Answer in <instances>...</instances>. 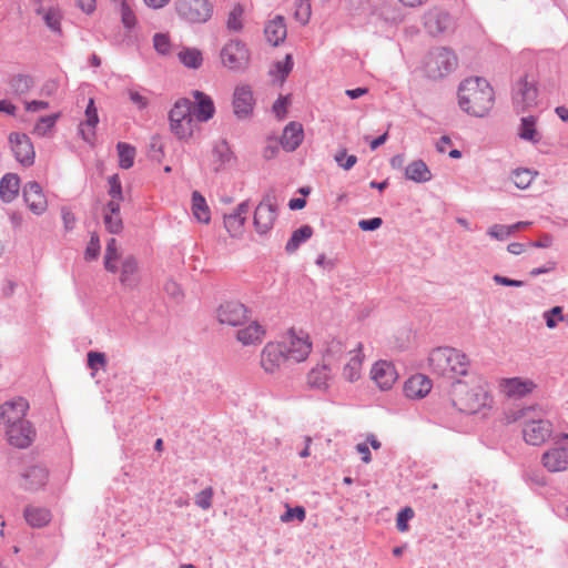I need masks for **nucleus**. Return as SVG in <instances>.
<instances>
[{
	"mask_svg": "<svg viewBox=\"0 0 568 568\" xmlns=\"http://www.w3.org/2000/svg\"><path fill=\"white\" fill-rule=\"evenodd\" d=\"M542 317L546 322V326L550 329L556 328L558 322L565 321L561 306H554L550 310L544 312Z\"/></svg>",
	"mask_w": 568,
	"mask_h": 568,
	"instance_id": "8fccbe9b",
	"label": "nucleus"
},
{
	"mask_svg": "<svg viewBox=\"0 0 568 568\" xmlns=\"http://www.w3.org/2000/svg\"><path fill=\"white\" fill-rule=\"evenodd\" d=\"M372 379L381 389H389L397 379L394 365L387 361H379L374 364L371 371Z\"/></svg>",
	"mask_w": 568,
	"mask_h": 568,
	"instance_id": "aec40b11",
	"label": "nucleus"
},
{
	"mask_svg": "<svg viewBox=\"0 0 568 568\" xmlns=\"http://www.w3.org/2000/svg\"><path fill=\"white\" fill-rule=\"evenodd\" d=\"M6 434L10 445L18 448H26L32 443L36 430L28 420H23L18 424L8 425L6 427Z\"/></svg>",
	"mask_w": 568,
	"mask_h": 568,
	"instance_id": "a211bd4d",
	"label": "nucleus"
},
{
	"mask_svg": "<svg viewBox=\"0 0 568 568\" xmlns=\"http://www.w3.org/2000/svg\"><path fill=\"white\" fill-rule=\"evenodd\" d=\"M552 433V426L546 419H528L523 427V436L527 444L539 446L544 444Z\"/></svg>",
	"mask_w": 568,
	"mask_h": 568,
	"instance_id": "f8f14e48",
	"label": "nucleus"
},
{
	"mask_svg": "<svg viewBox=\"0 0 568 568\" xmlns=\"http://www.w3.org/2000/svg\"><path fill=\"white\" fill-rule=\"evenodd\" d=\"M221 60L225 68L232 71L244 70L250 61V52L245 43L230 40L221 50Z\"/></svg>",
	"mask_w": 568,
	"mask_h": 568,
	"instance_id": "6e6552de",
	"label": "nucleus"
},
{
	"mask_svg": "<svg viewBox=\"0 0 568 568\" xmlns=\"http://www.w3.org/2000/svg\"><path fill=\"white\" fill-rule=\"evenodd\" d=\"M103 222L108 232L119 234L123 229L121 215H105L103 214Z\"/></svg>",
	"mask_w": 568,
	"mask_h": 568,
	"instance_id": "4d7b16f0",
	"label": "nucleus"
},
{
	"mask_svg": "<svg viewBox=\"0 0 568 568\" xmlns=\"http://www.w3.org/2000/svg\"><path fill=\"white\" fill-rule=\"evenodd\" d=\"M110 189L109 195L113 200L123 201L122 184L118 174H113L108 179Z\"/></svg>",
	"mask_w": 568,
	"mask_h": 568,
	"instance_id": "bf43d9fd",
	"label": "nucleus"
},
{
	"mask_svg": "<svg viewBox=\"0 0 568 568\" xmlns=\"http://www.w3.org/2000/svg\"><path fill=\"white\" fill-rule=\"evenodd\" d=\"M334 160L344 170H351L357 162V158L355 155H347L346 150L337 152Z\"/></svg>",
	"mask_w": 568,
	"mask_h": 568,
	"instance_id": "680f3d73",
	"label": "nucleus"
},
{
	"mask_svg": "<svg viewBox=\"0 0 568 568\" xmlns=\"http://www.w3.org/2000/svg\"><path fill=\"white\" fill-rule=\"evenodd\" d=\"M170 128L179 140L192 136L195 122L192 113V101L186 98L179 99L169 113Z\"/></svg>",
	"mask_w": 568,
	"mask_h": 568,
	"instance_id": "20e7f679",
	"label": "nucleus"
},
{
	"mask_svg": "<svg viewBox=\"0 0 568 568\" xmlns=\"http://www.w3.org/2000/svg\"><path fill=\"white\" fill-rule=\"evenodd\" d=\"M100 248H101V246H100L99 236H98V234L93 233L90 237V241H89L85 252H84L85 260H88V261L95 260L99 256Z\"/></svg>",
	"mask_w": 568,
	"mask_h": 568,
	"instance_id": "052dcab7",
	"label": "nucleus"
},
{
	"mask_svg": "<svg viewBox=\"0 0 568 568\" xmlns=\"http://www.w3.org/2000/svg\"><path fill=\"white\" fill-rule=\"evenodd\" d=\"M58 114L41 116L34 125L33 133L44 136L55 124Z\"/></svg>",
	"mask_w": 568,
	"mask_h": 568,
	"instance_id": "09e8293b",
	"label": "nucleus"
},
{
	"mask_svg": "<svg viewBox=\"0 0 568 568\" xmlns=\"http://www.w3.org/2000/svg\"><path fill=\"white\" fill-rule=\"evenodd\" d=\"M503 388L509 397H524L535 388V384L529 379L514 377L506 379L503 384Z\"/></svg>",
	"mask_w": 568,
	"mask_h": 568,
	"instance_id": "7c9ffc66",
	"label": "nucleus"
},
{
	"mask_svg": "<svg viewBox=\"0 0 568 568\" xmlns=\"http://www.w3.org/2000/svg\"><path fill=\"white\" fill-rule=\"evenodd\" d=\"M276 70L280 74V78L283 80L285 79L288 73L292 71L293 69V58L291 54H286L284 60L282 61H277L276 64Z\"/></svg>",
	"mask_w": 568,
	"mask_h": 568,
	"instance_id": "0e129e2a",
	"label": "nucleus"
},
{
	"mask_svg": "<svg viewBox=\"0 0 568 568\" xmlns=\"http://www.w3.org/2000/svg\"><path fill=\"white\" fill-rule=\"evenodd\" d=\"M153 44L155 50L161 53L165 54L169 52L170 49V41L166 34L164 33H155L153 37Z\"/></svg>",
	"mask_w": 568,
	"mask_h": 568,
	"instance_id": "69168bd1",
	"label": "nucleus"
},
{
	"mask_svg": "<svg viewBox=\"0 0 568 568\" xmlns=\"http://www.w3.org/2000/svg\"><path fill=\"white\" fill-rule=\"evenodd\" d=\"M164 291L165 293L172 297L173 300L175 301H180L181 297H182V291L180 288V285L172 281V280H168L165 283H164Z\"/></svg>",
	"mask_w": 568,
	"mask_h": 568,
	"instance_id": "774afa93",
	"label": "nucleus"
},
{
	"mask_svg": "<svg viewBox=\"0 0 568 568\" xmlns=\"http://www.w3.org/2000/svg\"><path fill=\"white\" fill-rule=\"evenodd\" d=\"M537 88L527 77L518 80L513 90V102L517 112H525L536 104Z\"/></svg>",
	"mask_w": 568,
	"mask_h": 568,
	"instance_id": "1a4fd4ad",
	"label": "nucleus"
},
{
	"mask_svg": "<svg viewBox=\"0 0 568 568\" xmlns=\"http://www.w3.org/2000/svg\"><path fill=\"white\" fill-rule=\"evenodd\" d=\"M306 517L305 508L302 506H295L293 508L287 507L286 511L281 515V521L290 523L294 519L303 521Z\"/></svg>",
	"mask_w": 568,
	"mask_h": 568,
	"instance_id": "5fc2aeb1",
	"label": "nucleus"
},
{
	"mask_svg": "<svg viewBox=\"0 0 568 568\" xmlns=\"http://www.w3.org/2000/svg\"><path fill=\"white\" fill-rule=\"evenodd\" d=\"M192 94L195 100L194 103L192 102V113L194 118L199 122H207L215 113L213 100L211 97L199 90H194Z\"/></svg>",
	"mask_w": 568,
	"mask_h": 568,
	"instance_id": "412c9836",
	"label": "nucleus"
},
{
	"mask_svg": "<svg viewBox=\"0 0 568 568\" xmlns=\"http://www.w3.org/2000/svg\"><path fill=\"white\" fill-rule=\"evenodd\" d=\"M118 155H119V165L120 168L128 170L134 163L135 158V149L125 142H119L116 144Z\"/></svg>",
	"mask_w": 568,
	"mask_h": 568,
	"instance_id": "37998d69",
	"label": "nucleus"
},
{
	"mask_svg": "<svg viewBox=\"0 0 568 568\" xmlns=\"http://www.w3.org/2000/svg\"><path fill=\"white\" fill-rule=\"evenodd\" d=\"M175 7L179 17L190 23L206 22L213 12L209 0H178Z\"/></svg>",
	"mask_w": 568,
	"mask_h": 568,
	"instance_id": "0eeeda50",
	"label": "nucleus"
},
{
	"mask_svg": "<svg viewBox=\"0 0 568 568\" xmlns=\"http://www.w3.org/2000/svg\"><path fill=\"white\" fill-rule=\"evenodd\" d=\"M119 258V252L116 246V240L110 239L106 243L105 254H104V267L106 271L111 273H115L118 271V266L115 261Z\"/></svg>",
	"mask_w": 568,
	"mask_h": 568,
	"instance_id": "c03bdc74",
	"label": "nucleus"
},
{
	"mask_svg": "<svg viewBox=\"0 0 568 568\" xmlns=\"http://www.w3.org/2000/svg\"><path fill=\"white\" fill-rule=\"evenodd\" d=\"M352 356L349 361L345 364L343 368V376L346 381L353 383L356 382L361 377L362 371V344L358 343L354 346L353 349L348 352Z\"/></svg>",
	"mask_w": 568,
	"mask_h": 568,
	"instance_id": "c85d7f7f",
	"label": "nucleus"
},
{
	"mask_svg": "<svg viewBox=\"0 0 568 568\" xmlns=\"http://www.w3.org/2000/svg\"><path fill=\"white\" fill-rule=\"evenodd\" d=\"M424 26L429 34L438 36L454 29V19L446 11L433 8L425 13Z\"/></svg>",
	"mask_w": 568,
	"mask_h": 568,
	"instance_id": "2eb2a0df",
	"label": "nucleus"
},
{
	"mask_svg": "<svg viewBox=\"0 0 568 568\" xmlns=\"http://www.w3.org/2000/svg\"><path fill=\"white\" fill-rule=\"evenodd\" d=\"M519 136L523 140L538 142L539 135L536 131V118L534 115L523 116L519 126Z\"/></svg>",
	"mask_w": 568,
	"mask_h": 568,
	"instance_id": "79ce46f5",
	"label": "nucleus"
},
{
	"mask_svg": "<svg viewBox=\"0 0 568 568\" xmlns=\"http://www.w3.org/2000/svg\"><path fill=\"white\" fill-rule=\"evenodd\" d=\"M285 353V345H282L281 342L267 343L261 352V367L268 374L277 372L290 362Z\"/></svg>",
	"mask_w": 568,
	"mask_h": 568,
	"instance_id": "9b49d317",
	"label": "nucleus"
},
{
	"mask_svg": "<svg viewBox=\"0 0 568 568\" xmlns=\"http://www.w3.org/2000/svg\"><path fill=\"white\" fill-rule=\"evenodd\" d=\"M264 34L268 43L274 47L280 45L286 39L287 34L284 18L276 16L274 19L270 20L265 24Z\"/></svg>",
	"mask_w": 568,
	"mask_h": 568,
	"instance_id": "a878e982",
	"label": "nucleus"
},
{
	"mask_svg": "<svg viewBox=\"0 0 568 568\" xmlns=\"http://www.w3.org/2000/svg\"><path fill=\"white\" fill-rule=\"evenodd\" d=\"M61 217H62L64 230L67 232L72 231L75 226L77 220H75L74 214L71 212V210L69 207L63 206L61 209Z\"/></svg>",
	"mask_w": 568,
	"mask_h": 568,
	"instance_id": "338daca9",
	"label": "nucleus"
},
{
	"mask_svg": "<svg viewBox=\"0 0 568 568\" xmlns=\"http://www.w3.org/2000/svg\"><path fill=\"white\" fill-rule=\"evenodd\" d=\"M120 283L129 288L139 284V263L133 255H128L122 260Z\"/></svg>",
	"mask_w": 568,
	"mask_h": 568,
	"instance_id": "393cba45",
	"label": "nucleus"
},
{
	"mask_svg": "<svg viewBox=\"0 0 568 568\" xmlns=\"http://www.w3.org/2000/svg\"><path fill=\"white\" fill-rule=\"evenodd\" d=\"M487 235L497 241H505L513 235L509 225L494 224L487 230Z\"/></svg>",
	"mask_w": 568,
	"mask_h": 568,
	"instance_id": "603ef678",
	"label": "nucleus"
},
{
	"mask_svg": "<svg viewBox=\"0 0 568 568\" xmlns=\"http://www.w3.org/2000/svg\"><path fill=\"white\" fill-rule=\"evenodd\" d=\"M455 406L466 414H477L489 408L493 398L485 378L476 377L470 385L458 381L456 387Z\"/></svg>",
	"mask_w": 568,
	"mask_h": 568,
	"instance_id": "f03ea898",
	"label": "nucleus"
},
{
	"mask_svg": "<svg viewBox=\"0 0 568 568\" xmlns=\"http://www.w3.org/2000/svg\"><path fill=\"white\" fill-rule=\"evenodd\" d=\"M405 176L416 183H424L432 179V173L423 160H415L406 166Z\"/></svg>",
	"mask_w": 568,
	"mask_h": 568,
	"instance_id": "f704fd0d",
	"label": "nucleus"
},
{
	"mask_svg": "<svg viewBox=\"0 0 568 568\" xmlns=\"http://www.w3.org/2000/svg\"><path fill=\"white\" fill-rule=\"evenodd\" d=\"M121 20L126 29H132L136 22L133 11L125 1L121 3Z\"/></svg>",
	"mask_w": 568,
	"mask_h": 568,
	"instance_id": "e2e57ef3",
	"label": "nucleus"
},
{
	"mask_svg": "<svg viewBox=\"0 0 568 568\" xmlns=\"http://www.w3.org/2000/svg\"><path fill=\"white\" fill-rule=\"evenodd\" d=\"M428 361L434 374L448 378L466 375L469 364L464 353L452 347H437L433 349Z\"/></svg>",
	"mask_w": 568,
	"mask_h": 568,
	"instance_id": "7ed1b4c3",
	"label": "nucleus"
},
{
	"mask_svg": "<svg viewBox=\"0 0 568 568\" xmlns=\"http://www.w3.org/2000/svg\"><path fill=\"white\" fill-rule=\"evenodd\" d=\"M414 517V510L410 507L403 508L396 518V528L404 532L408 529V521Z\"/></svg>",
	"mask_w": 568,
	"mask_h": 568,
	"instance_id": "13d9d810",
	"label": "nucleus"
},
{
	"mask_svg": "<svg viewBox=\"0 0 568 568\" xmlns=\"http://www.w3.org/2000/svg\"><path fill=\"white\" fill-rule=\"evenodd\" d=\"M88 357V366L92 371H98L100 368H104L106 365V356L104 353L91 351L87 355Z\"/></svg>",
	"mask_w": 568,
	"mask_h": 568,
	"instance_id": "6e6d98bb",
	"label": "nucleus"
},
{
	"mask_svg": "<svg viewBox=\"0 0 568 568\" xmlns=\"http://www.w3.org/2000/svg\"><path fill=\"white\" fill-rule=\"evenodd\" d=\"M180 62L191 69H197L202 65L203 57L200 50L195 48H184L179 54Z\"/></svg>",
	"mask_w": 568,
	"mask_h": 568,
	"instance_id": "a19ab883",
	"label": "nucleus"
},
{
	"mask_svg": "<svg viewBox=\"0 0 568 568\" xmlns=\"http://www.w3.org/2000/svg\"><path fill=\"white\" fill-rule=\"evenodd\" d=\"M535 173L528 169H516L511 173L514 184L521 190L527 189L534 181Z\"/></svg>",
	"mask_w": 568,
	"mask_h": 568,
	"instance_id": "49530a36",
	"label": "nucleus"
},
{
	"mask_svg": "<svg viewBox=\"0 0 568 568\" xmlns=\"http://www.w3.org/2000/svg\"><path fill=\"white\" fill-rule=\"evenodd\" d=\"M265 333L264 326L253 321L247 326L237 331L236 338L244 346L256 345L262 343Z\"/></svg>",
	"mask_w": 568,
	"mask_h": 568,
	"instance_id": "bb28decb",
	"label": "nucleus"
},
{
	"mask_svg": "<svg viewBox=\"0 0 568 568\" xmlns=\"http://www.w3.org/2000/svg\"><path fill=\"white\" fill-rule=\"evenodd\" d=\"M24 518L32 527H43L50 521V511L44 508L28 507L24 510Z\"/></svg>",
	"mask_w": 568,
	"mask_h": 568,
	"instance_id": "ea45409f",
	"label": "nucleus"
},
{
	"mask_svg": "<svg viewBox=\"0 0 568 568\" xmlns=\"http://www.w3.org/2000/svg\"><path fill=\"white\" fill-rule=\"evenodd\" d=\"M312 13L311 0H296L295 2V19L302 23L306 24L310 21Z\"/></svg>",
	"mask_w": 568,
	"mask_h": 568,
	"instance_id": "de8ad7c7",
	"label": "nucleus"
},
{
	"mask_svg": "<svg viewBox=\"0 0 568 568\" xmlns=\"http://www.w3.org/2000/svg\"><path fill=\"white\" fill-rule=\"evenodd\" d=\"M430 379L422 374L412 376L404 385V393L408 398H423L430 392Z\"/></svg>",
	"mask_w": 568,
	"mask_h": 568,
	"instance_id": "5701e85b",
	"label": "nucleus"
},
{
	"mask_svg": "<svg viewBox=\"0 0 568 568\" xmlns=\"http://www.w3.org/2000/svg\"><path fill=\"white\" fill-rule=\"evenodd\" d=\"M253 92L248 85H239L234 90L233 110L239 120L247 119L252 115L254 109Z\"/></svg>",
	"mask_w": 568,
	"mask_h": 568,
	"instance_id": "f3484780",
	"label": "nucleus"
},
{
	"mask_svg": "<svg viewBox=\"0 0 568 568\" xmlns=\"http://www.w3.org/2000/svg\"><path fill=\"white\" fill-rule=\"evenodd\" d=\"M303 128L297 122H290L282 134L281 144L287 152L295 151L303 141Z\"/></svg>",
	"mask_w": 568,
	"mask_h": 568,
	"instance_id": "cd10ccee",
	"label": "nucleus"
},
{
	"mask_svg": "<svg viewBox=\"0 0 568 568\" xmlns=\"http://www.w3.org/2000/svg\"><path fill=\"white\" fill-rule=\"evenodd\" d=\"M313 234V229L310 225H302L295 230L285 245V251L290 254L298 250V247L306 242Z\"/></svg>",
	"mask_w": 568,
	"mask_h": 568,
	"instance_id": "4c0bfd02",
	"label": "nucleus"
},
{
	"mask_svg": "<svg viewBox=\"0 0 568 568\" xmlns=\"http://www.w3.org/2000/svg\"><path fill=\"white\" fill-rule=\"evenodd\" d=\"M494 102V90L486 79L468 78L459 84L458 104L464 112L481 118L490 111Z\"/></svg>",
	"mask_w": 568,
	"mask_h": 568,
	"instance_id": "f257e3e1",
	"label": "nucleus"
},
{
	"mask_svg": "<svg viewBox=\"0 0 568 568\" xmlns=\"http://www.w3.org/2000/svg\"><path fill=\"white\" fill-rule=\"evenodd\" d=\"M276 199L273 194L267 193L263 196L254 211L253 225L257 234H267L276 220Z\"/></svg>",
	"mask_w": 568,
	"mask_h": 568,
	"instance_id": "423d86ee",
	"label": "nucleus"
},
{
	"mask_svg": "<svg viewBox=\"0 0 568 568\" xmlns=\"http://www.w3.org/2000/svg\"><path fill=\"white\" fill-rule=\"evenodd\" d=\"M457 67V57L448 48H435L428 54L426 62L427 74L430 78H443Z\"/></svg>",
	"mask_w": 568,
	"mask_h": 568,
	"instance_id": "39448f33",
	"label": "nucleus"
},
{
	"mask_svg": "<svg viewBox=\"0 0 568 568\" xmlns=\"http://www.w3.org/2000/svg\"><path fill=\"white\" fill-rule=\"evenodd\" d=\"M8 84L14 94H26L33 87V78L29 74L18 73L9 77Z\"/></svg>",
	"mask_w": 568,
	"mask_h": 568,
	"instance_id": "58836bf2",
	"label": "nucleus"
},
{
	"mask_svg": "<svg viewBox=\"0 0 568 568\" xmlns=\"http://www.w3.org/2000/svg\"><path fill=\"white\" fill-rule=\"evenodd\" d=\"M8 140L14 159L23 166H31L36 152L30 138L26 133L11 132Z\"/></svg>",
	"mask_w": 568,
	"mask_h": 568,
	"instance_id": "9d476101",
	"label": "nucleus"
},
{
	"mask_svg": "<svg viewBox=\"0 0 568 568\" xmlns=\"http://www.w3.org/2000/svg\"><path fill=\"white\" fill-rule=\"evenodd\" d=\"M285 345V354L290 362L300 363L307 358L311 353L312 344L307 336L296 335L294 332H290L287 337L281 342Z\"/></svg>",
	"mask_w": 568,
	"mask_h": 568,
	"instance_id": "ddd939ff",
	"label": "nucleus"
},
{
	"mask_svg": "<svg viewBox=\"0 0 568 568\" xmlns=\"http://www.w3.org/2000/svg\"><path fill=\"white\" fill-rule=\"evenodd\" d=\"M20 179L14 173H7L0 180V197L6 203H11L19 194Z\"/></svg>",
	"mask_w": 568,
	"mask_h": 568,
	"instance_id": "c756f323",
	"label": "nucleus"
},
{
	"mask_svg": "<svg viewBox=\"0 0 568 568\" xmlns=\"http://www.w3.org/2000/svg\"><path fill=\"white\" fill-rule=\"evenodd\" d=\"M98 123V111L94 105L93 99H90L85 109V121L80 124V131L83 140L90 142L94 138V129Z\"/></svg>",
	"mask_w": 568,
	"mask_h": 568,
	"instance_id": "2f4dec72",
	"label": "nucleus"
},
{
	"mask_svg": "<svg viewBox=\"0 0 568 568\" xmlns=\"http://www.w3.org/2000/svg\"><path fill=\"white\" fill-rule=\"evenodd\" d=\"M212 155L215 171L221 170L225 164L230 163L233 158V153L225 140L214 145Z\"/></svg>",
	"mask_w": 568,
	"mask_h": 568,
	"instance_id": "c9c22d12",
	"label": "nucleus"
},
{
	"mask_svg": "<svg viewBox=\"0 0 568 568\" xmlns=\"http://www.w3.org/2000/svg\"><path fill=\"white\" fill-rule=\"evenodd\" d=\"M347 346L341 338H332L326 343V347L323 353V364L331 366L334 363H338L346 352Z\"/></svg>",
	"mask_w": 568,
	"mask_h": 568,
	"instance_id": "72a5a7b5",
	"label": "nucleus"
},
{
	"mask_svg": "<svg viewBox=\"0 0 568 568\" xmlns=\"http://www.w3.org/2000/svg\"><path fill=\"white\" fill-rule=\"evenodd\" d=\"M243 14V9L240 4L235 6L227 17V29L232 31H241L243 28V23L241 17Z\"/></svg>",
	"mask_w": 568,
	"mask_h": 568,
	"instance_id": "3c124183",
	"label": "nucleus"
},
{
	"mask_svg": "<svg viewBox=\"0 0 568 568\" xmlns=\"http://www.w3.org/2000/svg\"><path fill=\"white\" fill-rule=\"evenodd\" d=\"M217 321L230 326H241L247 318V308L236 301L221 304L216 311Z\"/></svg>",
	"mask_w": 568,
	"mask_h": 568,
	"instance_id": "4468645a",
	"label": "nucleus"
},
{
	"mask_svg": "<svg viewBox=\"0 0 568 568\" xmlns=\"http://www.w3.org/2000/svg\"><path fill=\"white\" fill-rule=\"evenodd\" d=\"M29 403L22 397L6 402L0 406V424L4 427L26 420Z\"/></svg>",
	"mask_w": 568,
	"mask_h": 568,
	"instance_id": "dca6fc26",
	"label": "nucleus"
},
{
	"mask_svg": "<svg viewBox=\"0 0 568 568\" xmlns=\"http://www.w3.org/2000/svg\"><path fill=\"white\" fill-rule=\"evenodd\" d=\"M192 212L194 217L201 223H209L211 220L210 209L204 196L199 191L192 193Z\"/></svg>",
	"mask_w": 568,
	"mask_h": 568,
	"instance_id": "e433bc0d",
	"label": "nucleus"
},
{
	"mask_svg": "<svg viewBox=\"0 0 568 568\" xmlns=\"http://www.w3.org/2000/svg\"><path fill=\"white\" fill-rule=\"evenodd\" d=\"M48 470L40 465H34L26 469L21 476V486L27 490H37L45 485Z\"/></svg>",
	"mask_w": 568,
	"mask_h": 568,
	"instance_id": "b1692460",
	"label": "nucleus"
},
{
	"mask_svg": "<svg viewBox=\"0 0 568 568\" xmlns=\"http://www.w3.org/2000/svg\"><path fill=\"white\" fill-rule=\"evenodd\" d=\"M61 11L58 7L50 8L43 17L45 26L54 33H61Z\"/></svg>",
	"mask_w": 568,
	"mask_h": 568,
	"instance_id": "a18cd8bd",
	"label": "nucleus"
},
{
	"mask_svg": "<svg viewBox=\"0 0 568 568\" xmlns=\"http://www.w3.org/2000/svg\"><path fill=\"white\" fill-rule=\"evenodd\" d=\"M213 488L207 487L195 495V505L203 510L211 508L213 499Z\"/></svg>",
	"mask_w": 568,
	"mask_h": 568,
	"instance_id": "864d4df0",
	"label": "nucleus"
},
{
	"mask_svg": "<svg viewBox=\"0 0 568 568\" xmlns=\"http://www.w3.org/2000/svg\"><path fill=\"white\" fill-rule=\"evenodd\" d=\"M329 379L331 367L327 364L312 368L307 375L308 385L318 390H327Z\"/></svg>",
	"mask_w": 568,
	"mask_h": 568,
	"instance_id": "473e14b6",
	"label": "nucleus"
},
{
	"mask_svg": "<svg viewBox=\"0 0 568 568\" xmlns=\"http://www.w3.org/2000/svg\"><path fill=\"white\" fill-rule=\"evenodd\" d=\"M248 210L250 202L243 201L232 213L224 215V226L231 236L241 234Z\"/></svg>",
	"mask_w": 568,
	"mask_h": 568,
	"instance_id": "4be33fe9",
	"label": "nucleus"
},
{
	"mask_svg": "<svg viewBox=\"0 0 568 568\" xmlns=\"http://www.w3.org/2000/svg\"><path fill=\"white\" fill-rule=\"evenodd\" d=\"M22 193L26 204L33 214L41 215L45 212L48 206L47 199L38 182L30 181L26 183Z\"/></svg>",
	"mask_w": 568,
	"mask_h": 568,
	"instance_id": "6ab92c4d",
	"label": "nucleus"
}]
</instances>
